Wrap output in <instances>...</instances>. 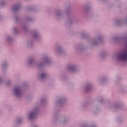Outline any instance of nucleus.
<instances>
[{
	"label": "nucleus",
	"instance_id": "nucleus-5",
	"mask_svg": "<svg viewBox=\"0 0 127 127\" xmlns=\"http://www.w3.org/2000/svg\"><path fill=\"white\" fill-rule=\"evenodd\" d=\"M18 9V6H15L13 9L14 10H16Z\"/></svg>",
	"mask_w": 127,
	"mask_h": 127
},
{
	"label": "nucleus",
	"instance_id": "nucleus-3",
	"mask_svg": "<svg viewBox=\"0 0 127 127\" xmlns=\"http://www.w3.org/2000/svg\"><path fill=\"white\" fill-rule=\"evenodd\" d=\"M35 116V112H33L29 114V119H33Z\"/></svg>",
	"mask_w": 127,
	"mask_h": 127
},
{
	"label": "nucleus",
	"instance_id": "nucleus-1",
	"mask_svg": "<svg viewBox=\"0 0 127 127\" xmlns=\"http://www.w3.org/2000/svg\"><path fill=\"white\" fill-rule=\"evenodd\" d=\"M118 57L123 61H127V50L124 51Z\"/></svg>",
	"mask_w": 127,
	"mask_h": 127
},
{
	"label": "nucleus",
	"instance_id": "nucleus-2",
	"mask_svg": "<svg viewBox=\"0 0 127 127\" xmlns=\"http://www.w3.org/2000/svg\"><path fill=\"white\" fill-rule=\"evenodd\" d=\"M14 93L16 95V96H19L20 95V89H19V87H15L14 88Z\"/></svg>",
	"mask_w": 127,
	"mask_h": 127
},
{
	"label": "nucleus",
	"instance_id": "nucleus-4",
	"mask_svg": "<svg viewBox=\"0 0 127 127\" xmlns=\"http://www.w3.org/2000/svg\"><path fill=\"white\" fill-rule=\"evenodd\" d=\"M44 77H45V74H42L41 75V78L42 79H43V78H44Z\"/></svg>",
	"mask_w": 127,
	"mask_h": 127
}]
</instances>
